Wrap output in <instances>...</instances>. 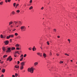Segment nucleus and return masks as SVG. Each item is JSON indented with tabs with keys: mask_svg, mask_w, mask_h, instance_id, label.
Wrapping results in <instances>:
<instances>
[{
	"mask_svg": "<svg viewBox=\"0 0 77 77\" xmlns=\"http://www.w3.org/2000/svg\"><path fill=\"white\" fill-rule=\"evenodd\" d=\"M20 29L22 32L26 31V27L24 26H23L20 27Z\"/></svg>",
	"mask_w": 77,
	"mask_h": 77,
	"instance_id": "1",
	"label": "nucleus"
},
{
	"mask_svg": "<svg viewBox=\"0 0 77 77\" xmlns=\"http://www.w3.org/2000/svg\"><path fill=\"white\" fill-rule=\"evenodd\" d=\"M33 67H32L31 68H29L28 69V72H30L31 73H33Z\"/></svg>",
	"mask_w": 77,
	"mask_h": 77,
	"instance_id": "2",
	"label": "nucleus"
},
{
	"mask_svg": "<svg viewBox=\"0 0 77 77\" xmlns=\"http://www.w3.org/2000/svg\"><path fill=\"white\" fill-rule=\"evenodd\" d=\"M11 48L10 47L8 48H7V50L6 51V53H10L11 51Z\"/></svg>",
	"mask_w": 77,
	"mask_h": 77,
	"instance_id": "3",
	"label": "nucleus"
},
{
	"mask_svg": "<svg viewBox=\"0 0 77 77\" xmlns=\"http://www.w3.org/2000/svg\"><path fill=\"white\" fill-rule=\"evenodd\" d=\"M37 54L38 56H40L41 57L42 56V53H40L39 52H38L37 53Z\"/></svg>",
	"mask_w": 77,
	"mask_h": 77,
	"instance_id": "4",
	"label": "nucleus"
},
{
	"mask_svg": "<svg viewBox=\"0 0 77 77\" xmlns=\"http://www.w3.org/2000/svg\"><path fill=\"white\" fill-rule=\"evenodd\" d=\"M38 63L37 62H35L34 63V65L35 66H36V65H38Z\"/></svg>",
	"mask_w": 77,
	"mask_h": 77,
	"instance_id": "5",
	"label": "nucleus"
},
{
	"mask_svg": "<svg viewBox=\"0 0 77 77\" xmlns=\"http://www.w3.org/2000/svg\"><path fill=\"white\" fill-rule=\"evenodd\" d=\"M25 64V62H22L21 63V66H24V65Z\"/></svg>",
	"mask_w": 77,
	"mask_h": 77,
	"instance_id": "6",
	"label": "nucleus"
},
{
	"mask_svg": "<svg viewBox=\"0 0 77 77\" xmlns=\"http://www.w3.org/2000/svg\"><path fill=\"white\" fill-rule=\"evenodd\" d=\"M2 49L3 51H6V48H5V47H2Z\"/></svg>",
	"mask_w": 77,
	"mask_h": 77,
	"instance_id": "7",
	"label": "nucleus"
},
{
	"mask_svg": "<svg viewBox=\"0 0 77 77\" xmlns=\"http://www.w3.org/2000/svg\"><path fill=\"white\" fill-rule=\"evenodd\" d=\"M4 42L5 43V44H6V45H8L9 43V41H6Z\"/></svg>",
	"mask_w": 77,
	"mask_h": 77,
	"instance_id": "8",
	"label": "nucleus"
},
{
	"mask_svg": "<svg viewBox=\"0 0 77 77\" xmlns=\"http://www.w3.org/2000/svg\"><path fill=\"white\" fill-rule=\"evenodd\" d=\"M24 68V66H20V69L21 70H22V69H23Z\"/></svg>",
	"mask_w": 77,
	"mask_h": 77,
	"instance_id": "9",
	"label": "nucleus"
},
{
	"mask_svg": "<svg viewBox=\"0 0 77 77\" xmlns=\"http://www.w3.org/2000/svg\"><path fill=\"white\" fill-rule=\"evenodd\" d=\"M10 36V38H13L14 36V35H9Z\"/></svg>",
	"mask_w": 77,
	"mask_h": 77,
	"instance_id": "10",
	"label": "nucleus"
},
{
	"mask_svg": "<svg viewBox=\"0 0 77 77\" xmlns=\"http://www.w3.org/2000/svg\"><path fill=\"white\" fill-rule=\"evenodd\" d=\"M11 56H10L7 59V61H8L9 60H10L11 59Z\"/></svg>",
	"mask_w": 77,
	"mask_h": 77,
	"instance_id": "11",
	"label": "nucleus"
},
{
	"mask_svg": "<svg viewBox=\"0 0 77 77\" xmlns=\"http://www.w3.org/2000/svg\"><path fill=\"white\" fill-rule=\"evenodd\" d=\"M5 69H3L2 70V72H3V73H4V72H5Z\"/></svg>",
	"mask_w": 77,
	"mask_h": 77,
	"instance_id": "12",
	"label": "nucleus"
},
{
	"mask_svg": "<svg viewBox=\"0 0 77 77\" xmlns=\"http://www.w3.org/2000/svg\"><path fill=\"white\" fill-rule=\"evenodd\" d=\"M0 37L1 38H5V37H4L3 35L2 34L1 35Z\"/></svg>",
	"mask_w": 77,
	"mask_h": 77,
	"instance_id": "13",
	"label": "nucleus"
},
{
	"mask_svg": "<svg viewBox=\"0 0 77 77\" xmlns=\"http://www.w3.org/2000/svg\"><path fill=\"white\" fill-rule=\"evenodd\" d=\"M43 56L44 57V58H45L46 57V54L45 53H43Z\"/></svg>",
	"mask_w": 77,
	"mask_h": 77,
	"instance_id": "14",
	"label": "nucleus"
},
{
	"mask_svg": "<svg viewBox=\"0 0 77 77\" xmlns=\"http://www.w3.org/2000/svg\"><path fill=\"white\" fill-rule=\"evenodd\" d=\"M15 47H12L11 48V50H15Z\"/></svg>",
	"mask_w": 77,
	"mask_h": 77,
	"instance_id": "15",
	"label": "nucleus"
},
{
	"mask_svg": "<svg viewBox=\"0 0 77 77\" xmlns=\"http://www.w3.org/2000/svg\"><path fill=\"white\" fill-rule=\"evenodd\" d=\"M21 36L20 35L18 36L17 37V39H20Z\"/></svg>",
	"mask_w": 77,
	"mask_h": 77,
	"instance_id": "16",
	"label": "nucleus"
},
{
	"mask_svg": "<svg viewBox=\"0 0 77 77\" xmlns=\"http://www.w3.org/2000/svg\"><path fill=\"white\" fill-rule=\"evenodd\" d=\"M15 68H19V66H18L17 65H16L15 66Z\"/></svg>",
	"mask_w": 77,
	"mask_h": 77,
	"instance_id": "17",
	"label": "nucleus"
},
{
	"mask_svg": "<svg viewBox=\"0 0 77 77\" xmlns=\"http://www.w3.org/2000/svg\"><path fill=\"white\" fill-rule=\"evenodd\" d=\"M20 45L18 44H16V45H15V47H19Z\"/></svg>",
	"mask_w": 77,
	"mask_h": 77,
	"instance_id": "18",
	"label": "nucleus"
},
{
	"mask_svg": "<svg viewBox=\"0 0 77 77\" xmlns=\"http://www.w3.org/2000/svg\"><path fill=\"white\" fill-rule=\"evenodd\" d=\"M8 56V55H5L3 56L4 58H5V57H6Z\"/></svg>",
	"mask_w": 77,
	"mask_h": 77,
	"instance_id": "19",
	"label": "nucleus"
},
{
	"mask_svg": "<svg viewBox=\"0 0 77 77\" xmlns=\"http://www.w3.org/2000/svg\"><path fill=\"white\" fill-rule=\"evenodd\" d=\"M33 9V7L32 6L30 7L29 8V10H31V9Z\"/></svg>",
	"mask_w": 77,
	"mask_h": 77,
	"instance_id": "20",
	"label": "nucleus"
},
{
	"mask_svg": "<svg viewBox=\"0 0 77 77\" xmlns=\"http://www.w3.org/2000/svg\"><path fill=\"white\" fill-rule=\"evenodd\" d=\"M36 48H33V49H32L33 51H36Z\"/></svg>",
	"mask_w": 77,
	"mask_h": 77,
	"instance_id": "21",
	"label": "nucleus"
},
{
	"mask_svg": "<svg viewBox=\"0 0 77 77\" xmlns=\"http://www.w3.org/2000/svg\"><path fill=\"white\" fill-rule=\"evenodd\" d=\"M6 38L7 39H9V38H10V36H9H9H7Z\"/></svg>",
	"mask_w": 77,
	"mask_h": 77,
	"instance_id": "22",
	"label": "nucleus"
},
{
	"mask_svg": "<svg viewBox=\"0 0 77 77\" xmlns=\"http://www.w3.org/2000/svg\"><path fill=\"white\" fill-rule=\"evenodd\" d=\"M17 53H18V54H19V53L18 52V51H16L15 52V54H16Z\"/></svg>",
	"mask_w": 77,
	"mask_h": 77,
	"instance_id": "23",
	"label": "nucleus"
},
{
	"mask_svg": "<svg viewBox=\"0 0 77 77\" xmlns=\"http://www.w3.org/2000/svg\"><path fill=\"white\" fill-rule=\"evenodd\" d=\"M12 14L13 15H14V14H15V11H12Z\"/></svg>",
	"mask_w": 77,
	"mask_h": 77,
	"instance_id": "24",
	"label": "nucleus"
},
{
	"mask_svg": "<svg viewBox=\"0 0 77 77\" xmlns=\"http://www.w3.org/2000/svg\"><path fill=\"white\" fill-rule=\"evenodd\" d=\"M3 2H2L0 3V5H3Z\"/></svg>",
	"mask_w": 77,
	"mask_h": 77,
	"instance_id": "25",
	"label": "nucleus"
},
{
	"mask_svg": "<svg viewBox=\"0 0 77 77\" xmlns=\"http://www.w3.org/2000/svg\"><path fill=\"white\" fill-rule=\"evenodd\" d=\"M53 31H54V32H56V29H54Z\"/></svg>",
	"mask_w": 77,
	"mask_h": 77,
	"instance_id": "26",
	"label": "nucleus"
},
{
	"mask_svg": "<svg viewBox=\"0 0 77 77\" xmlns=\"http://www.w3.org/2000/svg\"><path fill=\"white\" fill-rule=\"evenodd\" d=\"M23 57H22L20 60V61H22L23 60Z\"/></svg>",
	"mask_w": 77,
	"mask_h": 77,
	"instance_id": "27",
	"label": "nucleus"
},
{
	"mask_svg": "<svg viewBox=\"0 0 77 77\" xmlns=\"http://www.w3.org/2000/svg\"><path fill=\"white\" fill-rule=\"evenodd\" d=\"M47 45H50V43H49V42L48 41L47 42Z\"/></svg>",
	"mask_w": 77,
	"mask_h": 77,
	"instance_id": "28",
	"label": "nucleus"
},
{
	"mask_svg": "<svg viewBox=\"0 0 77 77\" xmlns=\"http://www.w3.org/2000/svg\"><path fill=\"white\" fill-rule=\"evenodd\" d=\"M12 24V22H10L9 23V25H11V24Z\"/></svg>",
	"mask_w": 77,
	"mask_h": 77,
	"instance_id": "29",
	"label": "nucleus"
},
{
	"mask_svg": "<svg viewBox=\"0 0 77 77\" xmlns=\"http://www.w3.org/2000/svg\"><path fill=\"white\" fill-rule=\"evenodd\" d=\"M15 76L16 77H17V76H18V74L17 73H15Z\"/></svg>",
	"mask_w": 77,
	"mask_h": 77,
	"instance_id": "30",
	"label": "nucleus"
},
{
	"mask_svg": "<svg viewBox=\"0 0 77 77\" xmlns=\"http://www.w3.org/2000/svg\"><path fill=\"white\" fill-rule=\"evenodd\" d=\"M18 5H19V4H17L16 5V7L15 8H17V7L18 6Z\"/></svg>",
	"mask_w": 77,
	"mask_h": 77,
	"instance_id": "31",
	"label": "nucleus"
},
{
	"mask_svg": "<svg viewBox=\"0 0 77 77\" xmlns=\"http://www.w3.org/2000/svg\"><path fill=\"white\" fill-rule=\"evenodd\" d=\"M15 5H16V3H14L13 4V6H14V7H15Z\"/></svg>",
	"mask_w": 77,
	"mask_h": 77,
	"instance_id": "32",
	"label": "nucleus"
},
{
	"mask_svg": "<svg viewBox=\"0 0 77 77\" xmlns=\"http://www.w3.org/2000/svg\"><path fill=\"white\" fill-rule=\"evenodd\" d=\"M27 56V55L26 54H25L23 56L24 57H26Z\"/></svg>",
	"mask_w": 77,
	"mask_h": 77,
	"instance_id": "33",
	"label": "nucleus"
},
{
	"mask_svg": "<svg viewBox=\"0 0 77 77\" xmlns=\"http://www.w3.org/2000/svg\"><path fill=\"white\" fill-rule=\"evenodd\" d=\"M28 49H29V50H32V48L30 47V48H29Z\"/></svg>",
	"mask_w": 77,
	"mask_h": 77,
	"instance_id": "34",
	"label": "nucleus"
},
{
	"mask_svg": "<svg viewBox=\"0 0 77 77\" xmlns=\"http://www.w3.org/2000/svg\"><path fill=\"white\" fill-rule=\"evenodd\" d=\"M15 35H16V36H17L18 35V33H15L14 34Z\"/></svg>",
	"mask_w": 77,
	"mask_h": 77,
	"instance_id": "35",
	"label": "nucleus"
},
{
	"mask_svg": "<svg viewBox=\"0 0 77 77\" xmlns=\"http://www.w3.org/2000/svg\"><path fill=\"white\" fill-rule=\"evenodd\" d=\"M20 10H17V13H19V12H20Z\"/></svg>",
	"mask_w": 77,
	"mask_h": 77,
	"instance_id": "36",
	"label": "nucleus"
},
{
	"mask_svg": "<svg viewBox=\"0 0 77 77\" xmlns=\"http://www.w3.org/2000/svg\"><path fill=\"white\" fill-rule=\"evenodd\" d=\"M14 23H15V24H17V23H18V22H16V21H14Z\"/></svg>",
	"mask_w": 77,
	"mask_h": 77,
	"instance_id": "37",
	"label": "nucleus"
},
{
	"mask_svg": "<svg viewBox=\"0 0 77 77\" xmlns=\"http://www.w3.org/2000/svg\"><path fill=\"white\" fill-rule=\"evenodd\" d=\"M16 50H20V48H17Z\"/></svg>",
	"mask_w": 77,
	"mask_h": 77,
	"instance_id": "38",
	"label": "nucleus"
},
{
	"mask_svg": "<svg viewBox=\"0 0 77 77\" xmlns=\"http://www.w3.org/2000/svg\"><path fill=\"white\" fill-rule=\"evenodd\" d=\"M12 60V58H11L10 60L9 61H11V60Z\"/></svg>",
	"mask_w": 77,
	"mask_h": 77,
	"instance_id": "39",
	"label": "nucleus"
},
{
	"mask_svg": "<svg viewBox=\"0 0 77 77\" xmlns=\"http://www.w3.org/2000/svg\"><path fill=\"white\" fill-rule=\"evenodd\" d=\"M14 57H17V55L16 54H14Z\"/></svg>",
	"mask_w": 77,
	"mask_h": 77,
	"instance_id": "40",
	"label": "nucleus"
},
{
	"mask_svg": "<svg viewBox=\"0 0 77 77\" xmlns=\"http://www.w3.org/2000/svg\"><path fill=\"white\" fill-rule=\"evenodd\" d=\"M68 41H69V43H70V39H68Z\"/></svg>",
	"mask_w": 77,
	"mask_h": 77,
	"instance_id": "41",
	"label": "nucleus"
},
{
	"mask_svg": "<svg viewBox=\"0 0 77 77\" xmlns=\"http://www.w3.org/2000/svg\"><path fill=\"white\" fill-rule=\"evenodd\" d=\"M41 10H43L44 9V7H42L41 8Z\"/></svg>",
	"mask_w": 77,
	"mask_h": 77,
	"instance_id": "42",
	"label": "nucleus"
},
{
	"mask_svg": "<svg viewBox=\"0 0 77 77\" xmlns=\"http://www.w3.org/2000/svg\"><path fill=\"white\" fill-rule=\"evenodd\" d=\"M63 63V61H60V63Z\"/></svg>",
	"mask_w": 77,
	"mask_h": 77,
	"instance_id": "43",
	"label": "nucleus"
},
{
	"mask_svg": "<svg viewBox=\"0 0 77 77\" xmlns=\"http://www.w3.org/2000/svg\"><path fill=\"white\" fill-rule=\"evenodd\" d=\"M56 54H57V56H59V54L58 53H57Z\"/></svg>",
	"mask_w": 77,
	"mask_h": 77,
	"instance_id": "44",
	"label": "nucleus"
},
{
	"mask_svg": "<svg viewBox=\"0 0 77 77\" xmlns=\"http://www.w3.org/2000/svg\"><path fill=\"white\" fill-rule=\"evenodd\" d=\"M20 63V61H17V64L18 65Z\"/></svg>",
	"mask_w": 77,
	"mask_h": 77,
	"instance_id": "45",
	"label": "nucleus"
},
{
	"mask_svg": "<svg viewBox=\"0 0 77 77\" xmlns=\"http://www.w3.org/2000/svg\"><path fill=\"white\" fill-rule=\"evenodd\" d=\"M32 0H31L30 1V3H32Z\"/></svg>",
	"mask_w": 77,
	"mask_h": 77,
	"instance_id": "46",
	"label": "nucleus"
},
{
	"mask_svg": "<svg viewBox=\"0 0 77 77\" xmlns=\"http://www.w3.org/2000/svg\"><path fill=\"white\" fill-rule=\"evenodd\" d=\"M23 57V55L22 54L21 56H20V57Z\"/></svg>",
	"mask_w": 77,
	"mask_h": 77,
	"instance_id": "47",
	"label": "nucleus"
},
{
	"mask_svg": "<svg viewBox=\"0 0 77 77\" xmlns=\"http://www.w3.org/2000/svg\"><path fill=\"white\" fill-rule=\"evenodd\" d=\"M4 77V75H3V74H2L1 75V77Z\"/></svg>",
	"mask_w": 77,
	"mask_h": 77,
	"instance_id": "48",
	"label": "nucleus"
},
{
	"mask_svg": "<svg viewBox=\"0 0 77 77\" xmlns=\"http://www.w3.org/2000/svg\"><path fill=\"white\" fill-rule=\"evenodd\" d=\"M5 2L6 3H8V0H5Z\"/></svg>",
	"mask_w": 77,
	"mask_h": 77,
	"instance_id": "49",
	"label": "nucleus"
},
{
	"mask_svg": "<svg viewBox=\"0 0 77 77\" xmlns=\"http://www.w3.org/2000/svg\"><path fill=\"white\" fill-rule=\"evenodd\" d=\"M10 41L11 42H12V39H10Z\"/></svg>",
	"mask_w": 77,
	"mask_h": 77,
	"instance_id": "50",
	"label": "nucleus"
},
{
	"mask_svg": "<svg viewBox=\"0 0 77 77\" xmlns=\"http://www.w3.org/2000/svg\"><path fill=\"white\" fill-rule=\"evenodd\" d=\"M19 24H21L22 23H21V22L20 21H19Z\"/></svg>",
	"mask_w": 77,
	"mask_h": 77,
	"instance_id": "51",
	"label": "nucleus"
},
{
	"mask_svg": "<svg viewBox=\"0 0 77 77\" xmlns=\"http://www.w3.org/2000/svg\"><path fill=\"white\" fill-rule=\"evenodd\" d=\"M11 2V0H8V2Z\"/></svg>",
	"mask_w": 77,
	"mask_h": 77,
	"instance_id": "52",
	"label": "nucleus"
},
{
	"mask_svg": "<svg viewBox=\"0 0 77 77\" xmlns=\"http://www.w3.org/2000/svg\"><path fill=\"white\" fill-rule=\"evenodd\" d=\"M16 30V29H13V31H15V30Z\"/></svg>",
	"mask_w": 77,
	"mask_h": 77,
	"instance_id": "53",
	"label": "nucleus"
},
{
	"mask_svg": "<svg viewBox=\"0 0 77 77\" xmlns=\"http://www.w3.org/2000/svg\"><path fill=\"white\" fill-rule=\"evenodd\" d=\"M12 77H15V75H13L12 76Z\"/></svg>",
	"mask_w": 77,
	"mask_h": 77,
	"instance_id": "54",
	"label": "nucleus"
},
{
	"mask_svg": "<svg viewBox=\"0 0 77 77\" xmlns=\"http://www.w3.org/2000/svg\"><path fill=\"white\" fill-rule=\"evenodd\" d=\"M57 38H60V36H57Z\"/></svg>",
	"mask_w": 77,
	"mask_h": 77,
	"instance_id": "55",
	"label": "nucleus"
},
{
	"mask_svg": "<svg viewBox=\"0 0 77 77\" xmlns=\"http://www.w3.org/2000/svg\"><path fill=\"white\" fill-rule=\"evenodd\" d=\"M52 54H51V53L50 52V55H51Z\"/></svg>",
	"mask_w": 77,
	"mask_h": 77,
	"instance_id": "56",
	"label": "nucleus"
},
{
	"mask_svg": "<svg viewBox=\"0 0 77 77\" xmlns=\"http://www.w3.org/2000/svg\"><path fill=\"white\" fill-rule=\"evenodd\" d=\"M35 48V46H34L33 48H32V49H33V48Z\"/></svg>",
	"mask_w": 77,
	"mask_h": 77,
	"instance_id": "57",
	"label": "nucleus"
},
{
	"mask_svg": "<svg viewBox=\"0 0 77 77\" xmlns=\"http://www.w3.org/2000/svg\"><path fill=\"white\" fill-rule=\"evenodd\" d=\"M23 72H25V70H23Z\"/></svg>",
	"mask_w": 77,
	"mask_h": 77,
	"instance_id": "58",
	"label": "nucleus"
},
{
	"mask_svg": "<svg viewBox=\"0 0 77 77\" xmlns=\"http://www.w3.org/2000/svg\"><path fill=\"white\" fill-rule=\"evenodd\" d=\"M0 63H3V62H0Z\"/></svg>",
	"mask_w": 77,
	"mask_h": 77,
	"instance_id": "59",
	"label": "nucleus"
},
{
	"mask_svg": "<svg viewBox=\"0 0 77 77\" xmlns=\"http://www.w3.org/2000/svg\"><path fill=\"white\" fill-rule=\"evenodd\" d=\"M67 56H69V54H67Z\"/></svg>",
	"mask_w": 77,
	"mask_h": 77,
	"instance_id": "60",
	"label": "nucleus"
},
{
	"mask_svg": "<svg viewBox=\"0 0 77 77\" xmlns=\"http://www.w3.org/2000/svg\"><path fill=\"white\" fill-rule=\"evenodd\" d=\"M40 48H41V49H42V47H40Z\"/></svg>",
	"mask_w": 77,
	"mask_h": 77,
	"instance_id": "61",
	"label": "nucleus"
},
{
	"mask_svg": "<svg viewBox=\"0 0 77 77\" xmlns=\"http://www.w3.org/2000/svg\"><path fill=\"white\" fill-rule=\"evenodd\" d=\"M65 54V55H67V54Z\"/></svg>",
	"mask_w": 77,
	"mask_h": 77,
	"instance_id": "62",
	"label": "nucleus"
},
{
	"mask_svg": "<svg viewBox=\"0 0 77 77\" xmlns=\"http://www.w3.org/2000/svg\"><path fill=\"white\" fill-rule=\"evenodd\" d=\"M33 70H34V69H35V68H33Z\"/></svg>",
	"mask_w": 77,
	"mask_h": 77,
	"instance_id": "63",
	"label": "nucleus"
},
{
	"mask_svg": "<svg viewBox=\"0 0 77 77\" xmlns=\"http://www.w3.org/2000/svg\"><path fill=\"white\" fill-rule=\"evenodd\" d=\"M71 62H72V60H71Z\"/></svg>",
	"mask_w": 77,
	"mask_h": 77,
	"instance_id": "64",
	"label": "nucleus"
}]
</instances>
